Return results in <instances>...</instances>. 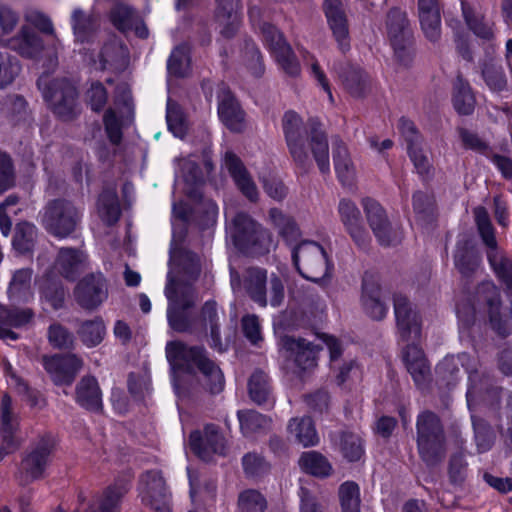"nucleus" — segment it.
Here are the masks:
<instances>
[{
    "instance_id": "obj_48",
    "label": "nucleus",
    "mask_w": 512,
    "mask_h": 512,
    "mask_svg": "<svg viewBox=\"0 0 512 512\" xmlns=\"http://www.w3.org/2000/svg\"><path fill=\"white\" fill-rule=\"evenodd\" d=\"M32 271L30 269H20L13 275L9 286V296L14 301H26L31 293Z\"/></svg>"
},
{
    "instance_id": "obj_7",
    "label": "nucleus",
    "mask_w": 512,
    "mask_h": 512,
    "mask_svg": "<svg viewBox=\"0 0 512 512\" xmlns=\"http://www.w3.org/2000/svg\"><path fill=\"white\" fill-rule=\"evenodd\" d=\"M292 257L299 273L309 281L319 283L330 274L326 252L316 242H300Z\"/></svg>"
},
{
    "instance_id": "obj_28",
    "label": "nucleus",
    "mask_w": 512,
    "mask_h": 512,
    "mask_svg": "<svg viewBox=\"0 0 512 512\" xmlns=\"http://www.w3.org/2000/svg\"><path fill=\"white\" fill-rule=\"evenodd\" d=\"M76 400L84 408L99 411L102 407V393L96 378L86 376L76 388Z\"/></svg>"
},
{
    "instance_id": "obj_63",
    "label": "nucleus",
    "mask_w": 512,
    "mask_h": 512,
    "mask_svg": "<svg viewBox=\"0 0 512 512\" xmlns=\"http://www.w3.org/2000/svg\"><path fill=\"white\" fill-rule=\"evenodd\" d=\"M362 206L366 214L367 221L370 224H383L387 221V215L384 208L374 199H363Z\"/></svg>"
},
{
    "instance_id": "obj_55",
    "label": "nucleus",
    "mask_w": 512,
    "mask_h": 512,
    "mask_svg": "<svg viewBox=\"0 0 512 512\" xmlns=\"http://www.w3.org/2000/svg\"><path fill=\"white\" fill-rule=\"evenodd\" d=\"M475 441L480 453L488 451L494 442V436L491 428L482 420H476L472 417Z\"/></svg>"
},
{
    "instance_id": "obj_31",
    "label": "nucleus",
    "mask_w": 512,
    "mask_h": 512,
    "mask_svg": "<svg viewBox=\"0 0 512 512\" xmlns=\"http://www.w3.org/2000/svg\"><path fill=\"white\" fill-rule=\"evenodd\" d=\"M45 217L51 224H76L81 212L69 202L55 201L46 208Z\"/></svg>"
},
{
    "instance_id": "obj_33",
    "label": "nucleus",
    "mask_w": 512,
    "mask_h": 512,
    "mask_svg": "<svg viewBox=\"0 0 512 512\" xmlns=\"http://www.w3.org/2000/svg\"><path fill=\"white\" fill-rule=\"evenodd\" d=\"M334 168L339 181L350 186L356 179V169L349 156L347 148L339 143L333 151Z\"/></svg>"
},
{
    "instance_id": "obj_56",
    "label": "nucleus",
    "mask_w": 512,
    "mask_h": 512,
    "mask_svg": "<svg viewBox=\"0 0 512 512\" xmlns=\"http://www.w3.org/2000/svg\"><path fill=\"white\" fill-rule=\"evenodd\" d=\"M373 234L382 246H393L401 242L403 234L399 226H372Z\"/></svg>"
},
{
    "instance_id": "obj_15",
    "label": "nucleus",
    "mask_w": 512,
    "mask_h": 512,
    "mask_svg": "<svg viewBox=\"0 0 512 512\" xmlns=\"http://www.w3.org/2000/svg\"><path fill=\"white\" fill-rule=\"evenodd\" d=\"M222 168L228 171L235 186L243 196L251 202L258 200L259 191L254 180L241 160L234 153L230 151L225 153Z\"/></svg>"
},
{
    "instance_id": "obj_8",
    "label": "nucleus",
    "mask_w": 512,
    "mask_h": 512,
    "mask_svg": "<svg viewBox=\"0 0 512 512\" xmlns=\"http://www.w3.org/2000/svg\"><path fill=\"white\" fill-rule=\"evenodd\" d=\"M38 87L54 113L63 119L72 117L76 110L77 96L72 83L65 79H50L48 75H42L38 80Z\"/></svg>"
},
{
    "instance_id": "obj_38",
    "label": "nucleus",
    "mask_w": 512,
    "mask_h": 512,
    "mask_svg": "<svg viewBox=\"0 0 512 512\" xmlns=\"http://www.w3.org/2000/svg\"><path fill=\"white\" fill-rule=\"evenodd\" d=\"M454 258L456 267L463 275L475 271L480 262V258L470 240L458 243Z\"/></svg>"
},
{
    "instance_id": "obj_58",
    "label": "nucleus",
    "mask_w": 512,
    "mask_h": 512,
    "mask_svg": "<svg viewBox=\"0 0 512 512\" xmlns=\"http://www.w3.org/2000/svg\"><path fill=\"white\" fill-rule=\"evenodd\" d=\"M33 226H17L13 236V247L20 253L29 252L34 245Z\"/></svg>"
},
{
    "instance_id": "obj_22",
    "label": "nucleus",
    "mask_w": 512,
    "mask_h": 512,
    "mask_svg": "<svg viewBox=\"0 0 512 512\" xmlns=\"http://www.w3.org/2000/svg\"><path fill=\"white\" fill-rule=\"evenodd\" d=\"M218 99V115L222 123L231 131H242L245 127L244 112L231 92L226 88L221 89Z\"/></svg>"
},
{
    "instance_id": "obj_11",
    "label": "nucleus",
    "mask_w": 512,
    "mask_h": 512,
    "mask_svg": "<svg viewBox=\"0 0 512 512\" xmlns=\"http://www.w3.org/2000/svg\"><path fill=\"white\" fill-rule=\"evenodd\" d=\"M480 236L489 248L487 257L496 275L506 284L512 292V261L497 248L493 226H478Z\"/></svg>"
},
{
    "instance_id": "obj_39",
    "label": "nucleus",
    "mask_w": 512,
    "mask_h": 512,
    "mask_svg": "<svg viewBox=\"0 0 512 512\" xmlns=\"http://www.w3.org/2000/svg\"><path fill=\"white\" fill-rule=\"evenodd\" d=\"M462 11L469 28L479 37L488 39L492 36V25L484 19L482 12L461 1Z\"/></svg>"
},
{
    "instance_id": "obj_21",
    "label": "nucleus",
    "mask_w": 512,
    "mask_h": 512,
    "mask_svg": "<svg viewBox=\"0 0 512 512\" xmlns=\"http://www.w3.org/2000/svg\"><path fill=\"white\" fill-rule=\"evenodd\" d=\"M175 175V191H181L193 198L197 197L204 182L195 162L190 158L178 160Z\"/></svg>"
},
{
    "instance_id": "obj_24",
    "label": "nucleus",
    "mask_w": 512,
    "mask_h": 512,
    "mask_svg": "<svg viewBox=\"0 0 512 512\" xmlns=\"http://www.w3.org/2000/svg\"><path fill=\"white\" fill-rule=\"evenodd\" d=\"M419 20L426 38L437 41L441 35V16L437 0L418 1Z\"/></svg>"
},
{
    "instance_id": "obj_29",
    "label": "nucleus",
    "mask_w": 512,
    "mask_h": 512,
    "mask_svg": "<svg viewBox=\"0 0 512 512\" xmlns=\"http://www.w3.org/2000/svg\"><path fill=\"white\" fill-rule=\"evenodd\" d=\"M332 441L342 456L350 462L360 460L364 454L362 439L355 433L341 432L334 434Z\"/></svg>"
},
{
    "instance_id": "obj_36",
    "label": "nucleus",
    "mask_w": 512,
    "mask_h": 512,
    "mask_svg": "<svg viewBox=\"0 0 512 512\" xmlns=\"http://www.w3.org/2000/svg\"><path fill=\"white\" fill-rule=\"evenodd\" d=\"M97 209L101 218L109 224L119 220L121 210L115 188H107L102 191L98 198Z\"/></svg>"
},
{
    "instance_id": "obj_60",
    "label": "nucleus",
    "mask_w": 512,
    "mask_h": 512,
    "mask_svg": "<svg viewBox=\"0 0 512 512\" xmlns=\"http://www.w3.org/2000/svg\"><path fill=\"white\" fill-rule=\"evenodd\" d=\"M19 70L17 61L7 54L0 53V88L12 83Z\"/></svg>"
},
{
    "instance_id": "obj_37",
    "label": "nucleus",
    "mask_w": 512,
    "mask_h": 512,
    "mask_svg": "<svg viewBox=\"0 0 512 512\" xmlns=\"http://www.w3.org/2000/svg\"><path fill=\"white\" fill-rule=\"evenodd\" d=\"M249 395L252 401L261 405L274 403L273 396L268 381V377L262 371H256L252 374L248 383Z\"/></svg>"
},
{
    "instance_id": "obj_14",
    "label": "nucleus",
    "mask_w": 512,
    "mask_h": 512,
    "mask_svg": "<svg viewBox=\"0 0 512 512\" xmlns=\"http://www.w3.org/2000/svg\"><path fill=\"white\" fill-rule=\"evenodd\" d=\"M406 18L400 10H392L388 15V34L397 59L407 64L411 59L410 37L406 29Z\"/></svg>"
},
{
    "instance_id": "obj_5",
    "label": "nucleus",
    "mask_w": 512,
    "mask_h": 512,
    "mask_svg": "<svg viewBox=\"0 0 512 512\" xmlns=\"http://www.w3.org/2000/svg\"><path fill=\"white\" fill-rule=\"evenodd\" d=\"M168 299L167 319L170 327L177 332H192L193 318L188 309L196 303L197 297L189 285L168 281L165 287Z\"/></svg>"
},
{
    "instance_id": "obj_27",
    "label": "nucleus",
    "mask_w": 512,
    "mask_h": 512,
    "mask_svg": "<svg viewBox=\"0 0 512 512\" xmlns=\"http://www.w3.org/2000/svg\"><path fill=\"white\" fill-rule=\"evenodd\" d=\"M33 314L31 310H8L0 306V338L4 340H16L18 335L11 328H18L27 324Z\"/></svg>"
},
{
    "instance_id": "obj_10",
    "label": "nucleus",
    "mask_w": 512,
    "mask_h": 512,
    "mask_svg": "<svg viewBox=\"0 0 512 512\" xmlns=\"http://www.w3.org/2000/svg\"><path fill=\"white\" fill-rule=\"evenodd\" d=\"M140 496L142 502L156 512H170L169 494L160 472L149 471L142 476Z\"/></svg>"
},
{
    "instance_id": "obj_46",
    "label": "nucleus",
    "mask_w": 512,
    "mask_h": 512,
    "mask_svg": "<svg viewBox=\"0 0 512 512\" xmlns=\"http://www.w3.org/2000/svg\"><path fill=\"white\" fill-rule=\"evenodd\" d=\"M127 116L124 118L123 113L119 115L114 109H109L104 114V125L108 138L114 144H118L122 138V127L126 122L131 121V111L128 105L125 106Z\"/></svg>"
},
{
    "instance_id": "obj_30",
    "label": "nucleus",
    "mask_w": 512,
    "mask_h": 512,
    "mask_svg": "<svg viewBox=\"0 0 512 512\" xmlns=\"http://www.w3.org/2000/svg\"><path fill=\"white\" fill-rule=\"evenodd\" d=\"M287 429L290 435L303 447L315 446L319 443V436L313 421L309 417L292 418Z\"/></svg>"
},
{
    "instance_id": "obj_32",
    "label": "nucleus",
    "mask_w": 512,
    "mask_h": 512,
    "mask_svg": "<svg viewBox=\"0 0 512 512\" xmlns=\"http://www.w3.org/2000/svg\"><path fill=\"white\" fill-rule=\"evenodd\" d=\"M71 25L76 41L85 43L91 40L98 26V19L77 8L72 12Z\"/></svg>"
},
{
    "instance_id": "obj_52",
    "label": "nucleus",
    "mask_w": 512,
    "mask_h": 512,
    "mask_svg": "<svg viewBox=\"0 0 512 512\" xmlns=\"http://www.w3.org/2000/svg\"><path fill=\"white\" fill-rule=\"evenodd\" d=\"M238 507L240 512H264L267 501L259 491L248 489L240 493Z\"/></svg>"
},
{
    "instance_id": "obj_18",
    "label": "nucleus",
    "mask_w": 512,
    "mask_h": 512,
    "mask_svg": "<svg viewBox=\"0 0 512 512\" xmlns=\"http://www.w3.org/2000/svg\"><path fill=\"white\" fill-rule=\"evenodd\" d=\"M280 346L294 359L300 370L306 371L316 366L318 348L311 342L286 335L281 337Z\"/></svg>"
},
{
    "instance_id": "obj_1",
    "label": "nucleus",
    "mask_w": 512,
    "mask_h": 512,
    "mask_svg": "<svg viewBox=\"0 0 512 512\" xmlns=\"http://www.w3.org/2000/svg\"><path fill=\"white\" fill-rule=\"evenodd\" d=\"M394 313L403 347V360L416 385L423 384L430 374L427 360L416 344L421 335L419 315L407 297L396 295Z\"/></svg>"
},
{
    "instance_id": "obj_2",
    "label": "nucleus",
    "mask_w": 512,
    "mask_h": 512,
    "mask_svg": "<svg viewBox=\"0 0 512 512\" xmlns=\"http://www.w3.org/2000/svg\"><path fill=\"white\" fill-rule=\"evenodd\" d=\"M166 356L174 368L194 374L197 384L212 394L224 388V375L219 366L209 359L202 347L187 346L173 341L166 346Z\"/></svg>"
},
{
    "instance_id": "obj_9",
    "label": "nucleus",
    "mask_w": 512,
    "mask_h": 512,
    "mask_svg": "<svg viewBox=\"0 0 512 512\" xmlns=\"http://www.w3.org/2000/svg\"><path fill=\"white\" fill-rule=\"evenodd\" d=\"M259 29L266 45L285 72L290 75L298 74L299 65L295 60L291 47L286 43L282 34L269 23H262L259 25Z\"/></svg>"
},
{
    "instance_id": "obj_61",
    "label": "nucleus",
    "mask_w": 512,
    "mask_h": 512,
    "mask_svg": "<svg viewBox=\"0 0 512 512\" xmlns=\"http://www.w3.org/2000/svg\"><path fill=\"white\" fill-rule=\"evenodd\" d=\"M408 153L418 174L423 178L428 177L430 175L431 164L428 157L423 153L421 145H414V143H412V145L408 147Z\"/></svg>"
},
{
    "instance_id": "obj_64",
    "label": "nucleus",
    "mask_w": 512,
    "mask_h": 512,
    "mask_svg": "<svg viewBox=\"0 0 512 512\" xmlns=\"http://www.w3.org/2000/svg\"><path fill=\"white\" fill-rule=\"evenodd\" d=\"M367 82V75L360 69H352L344 79L349 92L354 96H360Z\"/></svg>"
},
{
    "instance_id": "obj_54",
    "label": "nucleus",
    "mask_w": 512,
    "mask_h": 512,
    "mask_svg": "<svg viewBox=\"0 0 512 512\" xmlns=\"http://www.w3.org/2000/svg\"><path fill=\"white\" fill-rule=\"evenodd\" d=\"M133 18V10L122 3L116 4L110 12V21L121 31H126L132 27Z\"/></svg>"
},
{
    "instance_id": "obj_42",
    "label": "nucleus",
    "mask_w": 512,
    "mask_h": 512,
    "mask_svg": "<svg viewBox=\"0 0 512 512\" xmlns=\"http://www.w3.org/2000/svg\"><path fill=\"white\" fill-rule=\"evenodd\" d=\"M246 288L250 297L260 306L267 305L265 283L266 271L259 268L249 269L247 272Z\"/></svg>"
},
{
    "instance_id": "obj_62",
    "label": "nucleus",
    "mask_w": 512,
    "mask_h": 512,
    "mask_svg": "<svg viewBox=\"0 0 512 512\" xmlns=\"http://www.w3.org/2000/svg\"><path fill=\"white\" fill-rule=\"evenodd\" d=\"M482 73L486 84L492 91H502L505 88V76L502 70L495 64L486 65Z\"/></svg>"
},
{
    "instance_id": "obj_20",
    "label": "nucleus",
    "mask_w": 512,
    "mask_h": 512,
    "mask_svg": "<svg viewBox=\"0 0 512 512\" xmlns=\"http://www.w3.org/2000/svg\"><path fill=\"white\" fill-rule=\"evenodd\" d=\"M18 427L19 418L13 409L12 400L4 394L0 403V435L10 450H17L22 444V438L17 435Z\"/></svg>"
},
{
    "instance_id": "obj_26",
    "label": "nucleus",
    "mask_w": 512,
    "mask_h": 512,
    "mask_svg": "<svg viewBox=\"0 0 512 512\" xmlns=\"http://www.w3.org/2000/svg\"><path fill=\"white\" fill-rule=\"evenodd\" d=\"M362 305L365 312L375 320L383 319L388 311L385 297L379 284L364 280L362 289Z\"/></svg>"
},
{
    "instance_id": "obj_19",
    "label": "nucleus",
    "mask_w": 512,
    "mask_h": 512,
    "mask_svg": "<svg viewBox=\"0 0 512 512\" xmlns=\"http://www.w3.org/2000/svg\"><path fill=\"white\" fill-rule=\"evenodd\" d=\"M283 130L293 159L304 165L308 154L303 146V123L300 116L293 111L286 112L283 117Z\"/></svg>"
},
{
    "instance_id": "obj_41",
    "label": "nucleus",
    "mask_w": 512,
    "mask_h": 512,
    "mask_svg": "<svg viewBox=\"0 0 512 512\" xmlns=\"http://www.w3.org/2000/svg\"><path fill=\"white\" fill-rule=\"evenodd\" d=\"M299 465L305 472L317 476H329L332 466L322 454L316 451L304 452L299 458Z\"/></svg>"
},
{
    "instance_id": "obj_17",
    "label": "nucleus",
    "mask_w": 512,
    "mask_h": 512,
    "mask_svg": "<svg viewBox=\"0 0 512 512\" xmlns=\"http://www.w3.org/2000/svg\"><path fill=\"white\" fill-rule=\"evenodd\" d=\"M75 298L85 309L98 307L107 298V287L101 274L83 278L75 289Z\"/></svg>"
},
{
    "instance_id": "obj_45",
    "label": "nucleus",
    "mask_w": 512,
    "mask_h": 512,
    "mask_svg": "<svg viewBox=\"0 0 512 512\" xmlns=\"http://www.w3.org/2000/svg\"><path fill=\"white\" fill-rule=\"evenodd\" d=\"M79 337L87 347L99 345L105 337L106 327L100 317L83 322L78 330Z\"/></svg>"
},
{
    "instance_id": "obj_40",
    "label": "nucleus",
    "mask_w": 512,
    "mask_h": 512,
    "mask_svg": "<svg viewBox=\"0 0 512 512\" xmlns=\"http://www.w3.org/2000/svg\"><path fill=\"white\" fill-rule=\"evenodd\" d=\"M86 261V255L80 251L63 248L59 251L55 263L56 269L66 278H72L78 268Z\"/></svg>"
},
{
    "instance_id": "obj_35",
    "label": "nucleus",
    "mask_w": 512,
    "mask_h": 512,
    "mask_svg": "<svg viewBox=\"0 0 512 512\" xmlns=\"http://www.w3.org/2000/svg\"><path fill=\"white\" fill-rule=\"evenodd\" d=\"M126 56V48L116 38H113L104 44L98 55V60H92V65L95 69L105 70L123 62Z\"/></svg>"
},
{
    "instance_id": "obj_43",
    "label": "nucleus",
    "mask_w": 512,
    "mask_h": 512,
    "mask_svg": "<svg viewBox=\"0 0 512 512\" xmlns=\"http://www.w3.org/2000/svg\"><path fill=\"white\" fill-rule=\"evenodd\" d=\"M453 105L459 114H471L475 107V98L469 85L462 79L457 78L453 86Z\"/></svg>"
},
{
    "instance_id": "obj_57",
    "label": "nucleus",
    "mask_w": 512,
    "mask_h": 512,
    "mask_svg": "<svg viewBox=\"0 0 512 512\" xmlns=\"http://www.w3.org/2000/svg\"><path fill=\"white\" fill-rule=\"evenodd\" d=\"M48 339L50 344L58 349L71 348L74 343L73 335L59 324H52L49 327Z\"/></svg>"
},
{
    "instance_id": "obj_25",
    "label": "nucleus",
    "mask_w": 512,
    "mask_h": 512,
    "mask_svg": "<svg viewBox=\"0 0 512 512\" xmlns=\"http://www.w3.org/2000/svg\"><path fill=\"white\" fill-rule=\"evenodd\" d=\"M328 25L341 48L348 45V25L340 0H324Z\"/></svg>"
},
{
    "instance_id": "obj_34",
    "label": "nucleus",
    "mask_w": 512,
    "mask_h": 512,
    "mask_svg": "<svg viewBox=\"0 0 512 512\" xmlns=\"http://www.w3.org/2000/svg\"><path fill=\"white\" fill-rule=\"evenodd\" d=\"M201 323L205 329H209L210 346L218 351H223L217 304L213 300L206 301L201 309Z\"/></svg>"
},
{
    "instance_id": "obj_51",
    "label": "nucleus",
    "mask_w": 512,
    "mask_h": 512,
    "mask_svg": "<svg viewBox=\"0 0 512 512\" xmlns=\"http://www.w3.org/2000/svg\"><path fill=\"white\" fill-rule=\"evenodd\" d=\"M168 73L176 77H184L190 71L189 49L186 45L176 47L167 63Z\"/></svg>"
},
{
    "instance_id": "obj_3",
    "label": "nucleus",
    "mask_w": 512,
    "mask_h": 512,
    "mask_svg": "<svg viewBox=\"0 0 512 512\" xmlns=\"http://www.w3.org/2000/svg\"><path fill=\"white\" fill-rule=\"evenodd\" d=\"M475 299L476 305L469 301L457 304L456 312L461 326L472 325L477 318L478 310L484 306L493 330L503 336L512 332V309L509 306H501L498 289L492 282H483L476 290Z\"/></svg>"
},
{
    "instance_id": "obj_59",
    "label": "nucleus",
    "mask_w": 512,
    "mask_h": 512,
    "mask_svg": "<svg viewBox=\"0 0 512 512\" xmlns=\"http://www.w3.org/2000/svg\"><path fill=\"white\" fill-rule=\"evenodd\" d=\"M243 468L248 476L256 477L268 471L269 465L261 455L247 453L242 459Z\"/></svg>"
},
{
    "instance_id": "obj_49",
    "label": "nucleus",
    "mask_w": 512,
    "mask_h": 512,
    "mask_svg": "<svg viewBox=\"0 0 512 512\" xmlns=\"http://www.w3.org/2000/svg\"><path fill=\"white\" fill-rule=\"evenodd\" d=\"M237 415L245 436L270 427L271 420L254 410L238 411Z\"/></svg>"
},
{
    "instance_id": "obj_47",
    "label": "nucleus",
    "mask_w": 512,
    "mask_h": 512,
    "mask_svg": "<svg viewBox=\"0 0 512 512\" xmlns=\"http://www.w3.org/2000/svg\"><path fill=\"white\" fill-rule=\"evenodd\" d=\"M311 151L322 173L330 171L329 147L325 134L319 129H313L311 136Z\"/></svg>"
},
{
    "instance_id": "obj_44",
    "label": "nucleus",
    "mask_w": 512,
    "mask_h": 512,
    "mask_svg": "<svg viewBox=\"0 0 512 512\" xmlns=\"http://www.w3.org/2000/svg\"><path fill=\"white\" fill-rule=\"evenodd\" d=\"M9 46L22 56L35 58L42 50L40 39L29 29H23L21 34L9 42Z\"/></svg>"
},
{
    "instance_id": "obj_53",
    "label": "nucleus",
    "mask_w": 512,
    "mask_h": 512,
    "mask_svg": "<svg viewBox=\"0 0 512 512\" xmlns=\"http://www.w3.org/2000/svg\"><path fill=\"white\" fill-rule=\"evenodd\" d=\"M166 120L169 130L174 136L182 138L185 135L186 124L180 107L170 99L167 102Z\"/></svg>"
},
{
    "instance_id": "obj_6",
    "label": "nucleus",
    "mask_w": 512,
    "mask_h": 512,
    "mask_svg": "<svg viewBox=\"0 0 512 512\" xmlns=\"http://www.w3.org/2000/svg\"><path fill=\"white\" fill-rule=\"evenodd\" d=\"M54 446L55 439L51 433L39 435L18 468L16 477L21 485H27L43 477Z\"/></svg>"
},
{
    "instance_id": "obj_23",
    "label": "nucleus",
    "mask_w": 512,
    "mask_h": 512,
    "mask_svg": "<svg viewBox=\"0 0 512 512\" xmlns=\"http://www.w3.org/2000/svg\"><path fill=\"white\" fill-rule=\"evenodd\" d=\"M238 0H219L218 8L215 14L216 28L223 38H231L239 29Z\"/></svg>"
},
{
    "instance_id": "obj_13",
    "label": "nucleus",
    "mask_w": 512,
    "mask_h": 512,
    "mask_svg": "<svg viewBox=\"0 0 512 512\" xmlns=\"http://www.w3.org/2000/svg\"><path fill=\"white\" fill-rule=\"evenodd\" d=\"M226 234L239 250L247 253L268 250L271 239L268 235L258 232L256 226H227Z\"/></svg>"
},
{
    "instance_id": "obj_50",
    "label": "nucleus",
    "mask_w": 512,
    "mask_h": 512,
    "mask_svg": "<svg viewBox=\"0 0 512 512\" xmlns=\"http://www.w3.org/2000/svg\"><path fill=\"white\" fill-rule=\"evenodd\" d=\"M339 500L342 512H360V488L352 481H347L339 487Z\"/></svg>"
},
{
    "instance_id": "obj_16",
    "label": "nucleus",
    "mask_w": 512,
    "mask_h": 512,
    "mask_svg": "<svg viewBox=\"0 0 512 512\" xmlns=\"http://www.w3.org/2000/svg\"><path fill=\"white\" fill-rule=\"evenodd\" d=\"M190 447L204 461H209L212 454L223 455L225 452L224 438L214 425L205 427L204 435L199 431L190 434Z\"/></svg>"
},
{
    "instance_id": "obj_12",
    "label": "nucleus",
    "mask_w": 512,
    "mask_h": 512,
    "mask_svg": "<svg viewBox=\"0 0 512 512\" xmlns=\"http://www.w3.org/2000/svg\"><path fill=\"white\" fill-rule=\"evenodd\" d=\"M45 370L57 385H69L82 369L83 361L75 354L54 355L43 358Z\"/></svg>"
},
{
    "instance_id": "obj_4",
    "label": "nucleus",
    "mask_w": 512,
    "mask_h": 512,
    "mask_svg": "<svg viewBox=\"0 0 512 512\" xmlns=\"http://www.w3.org/2000/svg\"><path fill=\"white\" fill-rule=\"evenodd\" d=\"M416 428L421 458L429 465L436 464L446 452L444 429L439 417L424 411L417 418Z\"/></svg>"
}]
</instances>
